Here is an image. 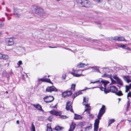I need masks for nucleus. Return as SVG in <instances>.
Returning <instances> with one entry per match:
<instances>
[{"mask_svg":"<svg viewBox=\"0 0 131 131\" xmlns=\"http://www.w3.org/2000/svg\"><path fill=\"white\" fill-rule=\"evenodd\" d=\"M105 106L104 105H102V107L100 109L99 111L97 116V118L96 119L94 123V131H97L99 128V125L100 122L99 120L101 119V117L103 116L105 112Z\"/></svg>","mask_w":131,"mask_h":131,"instance_id":"nucleus-1","label":"nucleus"},{"mask_svg":"<svg viewBox=\"0 0 131 131\" xmlns=\"http://www.w3.org/2000/svg\"><path fill=\"white\" fill-rule=\"evenodd\" d=\"M31 10L33 13L38 14L44 18H46L47 16L43 9L40 7L32 6L31 8Z\"/></svg>","mask_w":131,"mask_h":131,"instance_id":"nucleus-2","label":"nucleus"},{"mask_svg":"<svg viewBox=\"0 0 131 131\" xmlns=\"http://www.w3.org/2000/svg\"><path fill=\"white\" fill-rule=\"evenodd\" d=\"M101 82L102 83L101 85H103L104 88L102 86V88L104 89L105 93L106 94L109 92H111L112 93H115L118 90V89L116 87L114 86H111L108 87L107 88V91L105 90L106 88L105 87L106 85L109 83V82L107 81L101 80Z\"/></svg>","mask_w":131,"mask_h":131,"instance_id":"nucleus-3","label":"nucleus"},{"mask_svg":"<svg viewBox=\"0 0 131 131\" xmlns=\"http://www.w3.org/2000/svg\"><path fill=\"white\" fill-rule=\"evenodd\" d=\"M15 38L13 37L7 38L5 39V43L7 46H11L13 45L14 43Z\"/></svg>","mask_w":131,"mask_h":131,"instance_id":"nucleus-4","label":"nucleus"},{"mask_svg":"<svg viewBox=\"0 0 131 131\" xmlns=\"http://www.w3.org/2000/svg\"><path fill=\"white\" fill-rule=\"evenodd\" d=\"M43 100L46 103H50L52 102L54 100L53 97L51 95L46 96L43 98Z\"/></svg>","mask_w":131,"mask_h":131,"instance_id":"nucleus-5","label":"nucleus"},{"mask_svg":"<svg viewBox=\"0 0 131 131\" xmlns=\"http://www.w3.org/2000/svg\"><path fill=\"white\" fill-rule=\"evenodd\" d=\"M85 111H87L88 112L87 113V114H89V116L92 118H93L94 117V116L92 114H90L89 112V111L90 110V106L88 105V104H86L85 105Z\"/></svg>","mask_w":131,"mask_h":131,"instance_id":"nucleus-6","label":"nucleus"},{"mask_svg":"<svg viewBox=\"0 0 131 131\" xmlns=\"http://www.w3.org/2000/svg\"><path fill=\"white\" fill-rule=\"evenodd\" d=\"M71 102L69 101L67 103L66 106V109L67 111H70L71 112H73L72 106L71 105Z\"/></svg>","mask_w":131,"mask_h":131,"instance_id":"nucleus-7","label":"nucleus"},{"mask_svg":"<svg viewBox=\"0 0 131 131\" xmlns=\"http://www.w3.org/2000/svg\"><path fill=\"white\" fill-rule=\"evenodd\" d=\"M57 90V89L53 86H48L46 89V91H47L50 92L52 91H56Z\"/></svg>","mask_w":131,"mask_h":131,"instance_id":"nucleus-8","label":"nucleus"},{"mask_svg":"<svg viewBox=\"0 0 131 131\" xmlns=\"http://www.w3.org/2000/svg\"><path fill=\"white\" fill-rule=\"evenodd\" d=\"M21 11V10L19 9H15L13 14L16 17H19L20 16L19 13Z\"/></svg>","mask_w":131,"mask_h":131,"instance_id":"nucleus-9","label":"nucleus"},{"mask_svg":"<svg viewBox=\"0 0 131 131\" xmlns=\"http://www.w3.org/2000/svg\"><path fill=\"white\" fill-rule=\"evenodd\" d=\"M79 3L81 4L82 6L84 7H87V5L88 3V1L87 0H81V2Z\"/></svg>","mask_w":131,"mask_h":131,"instance_id":"nucleus-10","label":"nucleus"},{"mask_svg":"<svg viewBox=\"0 0 131 131\" xmlns=\"http://www.w3.org/2000/svg\"><path fill=\"white\" fill-rule=\"evenodd\" d=\"M124 79L127 83L131 82V77L130 76H124L123 77Z\"/></svg>","mask_w":131,"mask_h":131,"instance_id":"nucleus-11","label":"nucleus"},{"mask_svg":"<svg viewBox=\"0 0 131 131\" xmlns=\"http://www.w3.org/2000/svg\"><path fill=\"white\" fill-rule=\"evenodd\" d=\"M50 112L52 114L57 116L59 115H60V113L59 112H57L54 110H52L50 111Z\"/></svg>","mask_w":131,"mask_h":131,"instance_id":"nucleus-12","label":"nucleus"},{"mask_svg":"<svg viewBox=\"0 0 131 131\" xmlns=\"http://www.w3.org/2000/svg\"><path fill=\"white\" fill-rule=\"evenodd\" d=\"M33 105L36 108L38 109L39 110L43 111V110H42L41 106L39 104H37V105L33 104Z\"/></svg>","mask_w":131,"mask_h":131,"instance_id":"nucleus-13","label":"nucleus"},{"mask_svg":"<svg viewBox=\"0 0 131 131\" xmlns=\"http://www.w3.org/2000/svg\"><path fill=\"white\" fill-rule=\"evenodd\" d=\"M75 124L72 123L71 125L70 126V128L69 131H73L74 129L75 128Z\"/></svg>","mask_w":131,"mask_h":131,"instance_id":"nucleus-14","label":"nucleus"},{"mask_svg":"<svg viewBox=\"0 0 131 131\" xmlns=\"http://www.w3.org/2000/svg\"><path fill=\"white\" fill-rule=\"evenodd\" d=\"M83 102L82 103V104L83 105H85L86 104H87L88 103V98H86L84 97L83 98Z\"/></svg>","mask_w":131,"mask_h":131,"instance_id":"nucleus-15","label":"nucleus"},{"mask_svg":"<svg viewBox=\"0 0 131 131\" xmlns=\"http://www.w3.org/2000/svg\"><path fill=\"white\" fill-rule=\"evenodd\" d=\"M80 70H78L76 71V73L75 72H71V74L73 75L74 76L76 77H79L81 75H82V74H78V73H77V71H79Z\"/></svg>","mask_w":131,"mask_h":131,"instance_id":"nucleus-16","label":"nucleus"},{"mask_svg":"<svg viewBox=\"0 0 131 131\" xmlns=\"http://www.w3.org/2000/svg\"><path fill=\"white\" fill-rule=\"evenodd\" d=\"M118 47L122 48L123 49H126L127 46V44L121 45L118 44L117 45Z\"/></svg>","mask_w":131,"mask_h":131,"instance_id":"nucleus-17","label":"nucleus"},{"mask_svg":"<svg viewBox=\"0 0 131 131\" xmlns=\"http://www.w3.org/2000/svg\"><path fill=\"white\" fill-rule=\"evenodd\" d=\"M72 94V92L70 91H66L63 93V95L64 94H66L65 95H71Z\"/></svg>","mask_w":131,"mask_h":131,"instance_id":"nucleus-18","label":"nucleus"},{"mask_svg":"<svg viewBox=\"0 0 131 131\" xmlns=\"http://www.w3.org/2000/svg\"><path fill=\"white\" fill-rule=\"evenodd\" d=\"M2 59L4 60H7L8 58V56L5 54H2Z\"/></svg>","mask_w":131,"mask_h":131,"instance_id":"nucleus-19","label":"nucleus"},{"mask_svg":"<svg viewBox=\"0 0 131 131\" xmlns=\"http://www.w3.org/2000/svg\"><path fill=\"white\" fill-rule=\"evenodd\" d=\"M74 115V119H80L82 118V117L80 115L75 114Z\"/></svg>","mask_w":131,"mask_h":131,"instance_id":"nucleus-20","label":"nucleus"},{"mask_svg":"<svg viewBox=\"0 0 131 131\" xmlns=\"http://www.w3.org/2000/svg\"><path fill=\"white\" fill-rule=\"evenodd\" d=\"M118 37H113L110 38V40L112 41L115 40L116 41H118Z\"/></svg>","mask_w":131,"mask_h":131,"instance_id":"nucleus-21","label":"nucleus"},{"mask_svg":"<svg viewBox=\"0 0 131 131\" xmlns=\"http://www.w3.org/2000/svg\"><path fill=\"white\" fill-rule=\"evenodd\" d=\"M103 76L104 77H109L110 78L111 81H112V82H115V81L113 80L111 78V75H109L108 74H104L103 75Z\"/></svg>","mask_w":131,"mask_h":131,"instance_id":"nucleus-22","label":"nucleus"},{"mask_svg":"<svg viewBox=\"0 0 131 131\" xmlns=\"http://www.w3.org/2000/svg\"><path fill=\"white\" fill-rule=\"evenodd\" d=\"M118 82V84L120 85H123V83L122 81L119 78L117 80H116Z\"/></svg>","mask_w":131,"mask_h":131,"instance_id":"nucleus-23","label":"nucleus"},{"mask_svg":"<svg viewBox=\"0 0 131 131\" xmlns=\"http://www.w3.org/2000/svg\"><path fill=\"white\" fill-rule=\"evenodd\" d=\"M86 65H85L84 63H81L79 64L77 66V68H82L84 67L85 66H86Z\"/></svg>","mask_w":131,"mask_h":131,"instance_id":"nucleus-24","label":"nucleus"},{"mask_svg":"<svg viewBox=\"0 0 131 131\" xmlns=\"http://www.w3.org/2000/svg\"><path fill=\"white\" fill-rule=\"evenodd\" d=\"M118 41H123L125 40L124 38L123 37H118Z\"/></svg>","mask_w":131,"mask_h":131,"instance_id":"nucleus-25","label":"nucleus"},{"mask_svg":"<svg viewBox=\"0 0 131 131\" xmlns=\"http://www.w3.org/2000/svg\"><path fill=\"white\" fill-rule=\"evenodd\" d=\"M63 128V127H60L59 126H57L55 128V129L56 130H60Z\"/></svg>","mask_w":131,"mask_h":131,"instance_id":"nucleus-26","label":"nucleus"},{"mask_svg":"<svg viewBox=\"0 0 131 131\" xmlns=\"http://www.w3.org/2000/svg\"><path fill=\"white\" fill-rule=\"evenodd\" d=\"M90 68L93 69V71L94 72L97 71L98 72H100L99 69L96 67H90Z\"/></svg>","mask_w":131,"mask_h":131,"instance_id":"nucleus-27","label":"nucleus"},{"mask_svg":"<svg viewBox=\"0 0 131 131\" xmlns=\"http://www.w3.org/2000/svg\"><path fill=\"white\" fill-rule=\"evenodd\" d=\"M115 94L117 95L121 96L123 95V94L122 93V91H119L118 92H116L115 93Z\"/></svg>","mask_w":131,"mask_h":131,"instance_id":"nucleus-28","label":"nucleus"},{"mask_svg":"<svg viewBox=\"0 0 131 131\" xmlns=\"http://www.w3.org/2000/svg\"><path fill=\"white\" fill-rule=\"evenodd\" d=\"M125 92H127L131 88L129 86L127 85H125Z\"/></svg>","mask_w":131,"mask_h":131,"instance_id":"nucleus-29","label":"nucleus"},{"mask_svg":"<svg viewBox=\"0 0 131 131\" xmlns=\"http://www.w3.org/2000/svg\"><path fill=\"white\" fill-rule=\"evenodd\" d=\"M30 128L31 131L35 130V127L34 125V123L33 122L31 123V126Z\"/></svg>","mask_w":131,"mask_h":131,"instance_id":"nucleus-30","label":"nucleus"},{"mask_svg":"<svg viewBox=\"0 0 131 131\" xmlns=\"http://www.w3.org/2000/svg\"><path fill=\"white\" fill-rule=\"evenodd\" d=\"M115 121V120L114 119H110L108 122V126H109L110 125L112 124Z\"/></svg>","mask_w":131,"mask_h":131,"instance_id":"nucleus-31","label":"nucleus"},{"mask_svg":"<svg viewBox=\"0 0 131 131\" xmlns=\"http://www.w3.org/2000/svg\"><path fill=\"white\" fill-rule=\"evenodd\" d=\"M47 79L45 78H41L40 79H38V81H39L40 80L42 82L47 81Z\"/></svg>","mask_w":131,"mask_h":131,"instance_id":"nucleus-32","label":"nucleus"},{"mask_svg":"<svg viewBox=\"0 0 131 131\" xmlns=\"http://www.w3.org/2000/svg\"><path fill=\"white\" fill-rule=\"evenodd\" d=\"M75 84H72L71 86V90L74 91L75 90Z\"/></svg>","mask_w":131,"mask_h":131,"instance_id":"nucleus-33","label":"nucleus"},{"mask_svg":"<svg viewBox=\"0 0 131 131\" xmlns=\"http://www.w3.org/2000/svg\"><path fill=\"white\" fill-rule=\"evenodd\" d=\"M4 26V24L2 21L0 20V28Z\"/></svg>","mask_w":131,"mask_h":131,"instance_id":"nucleus-34","label":"nucleus"},{"mask_svg":"<svg viewBox=\"0 0 131 131\" xmlns=\"http://www.w3.org/2000/svg\"><path fill=\"white\" fill-rule=\"evenodd\" d=\"M60 118L62 119H65L68 118V117L66 115H62L60 116Z\"/></svg>","mask_w":131,"mask_h":131,"instance_id":"nucleus-35","label":"nucleus"},{"mask_svg":"<svg viewBox=\"0 0 131 131\" xmlns=\"http://www.w3.org/2000/svg\"><path fill=\"white\" fill-rule=\"evenodd\" d=\"M92 128V126H91L90 125L88 127H87L86 128V129L87 130H89L90 129H91Z\"/></svg>","mask_w":131,"mask_h":131,"instance_id":"nucleus-36","label":"nucleus"},{"mask_svg":"<svg viewBox=\"0 0 131 131\" xmlns=\"http://www.w3.org/2000/svg\"><path fill=\"white\" fill-rule=\"evenodd\" d=\"M100 83V80H97V81H94V82H91L90 83V84H91V83Z\"/></svg>","mask_w":131,"mask_h":131,"instance_id":"nucleus-37","label":"nucleus"},{"mask_svg":"<svg viewBox=\"0 0 131 131\" xmlns=\"http://www.w3.org/2000/svg\"><path fill=\"white\" fill-rule=\"evenodd\" d=\"M47 131H52V130L51 128L48 127L47 130Z\"/></svg>","mask_w":131,"mask_h":131,"instance_id":"nucleus-38","label":"nucleus"},{"mask_svg":"<svg viewBox=\"0 0 131 131\" xmlns=\"http://www.w3.org/2000/svg\"><path fill=\"white\" fill-rule=\"evenodd\" d=\"M113 78L115 79L116 80H117L119 78L117 77L116 75H114L113 77Z\"/></svg>","mask_w":131,"mask_h":131,"instance_id":"nucleus-39","label":"nucleus"},{"mask_svg":"<svg viewBox=\"0 0 131 131\" xmlns=\"http://www.w3.org/2000/svg\"><path fill=\"white\" fill-rule=\"evenodd\" d=\"M18 66H19L22 63V62L21 61H19L18 62Z\"/></svg>","mask_w":131,"mask_h":131,"instance_id":"nucleus-40","label":"nucleus"},{"mask_svg":"<svg viewBox=\"0 0 131 131\" xmlns=\"http://www.w3.org/2000/svg\"><path fill=\"white\" fill-rule=\"evenodd\" d=\"M94 1L98 3H100L101 2V1L100 0H93Z\"/></svg>","mask_w":131,"mask_h":131,"instance_id":"nucleus-41","label":"nucleus"},{"mask_svg":"<svg viewBox=\"0 0 131 131\" xmlns=\"http://www.w3.org/2000/svg\"><path fill=\"white\" fill-rule=\"evenodd\" d=\"M131 97V95H130L129 94H128L127 95V99H129L128 97Z\"/></svg>","mask_w":131,"mask_h":131,"instance_id":"nucleus-42","label":"nucleus"},{"mask_svg":"<svg viewBox=\"0 0 131 131\" xmlns=\"http://www.w3.org/2000/svg\"><path fill=\"white\" fill-rule=\"evenodd\" d=\"M77 93V96L79 95L80 94L82 93L81 92H78L77 93Z\"/></svg>","mask_w":131,"mask_h":131,"instance_id":"nucleus-43","label":"nucleus"},{"mask_svg":"<svg viewBox=\"0 0 131 131\" xmlns=\"http://www.w3.org/2000/svg\"><path fill=\"white\" fill-rule=\"evenodd\" d=\"M73 96L74 97V98L76 96H77V93H74Z\"/></svg>","mask_w":131,"mask_h":131,"instance_id":"nucleus-44","label":"nucleus"},{"mask_svg":"<svg viewBox=\"0 0 131 131\" xmlns=\"http://www.w3.org/2000/svg\"><path fill=\"white\" fill-rule=\"evenodd\" d=\"M6 10L7 12H10L11 11H10V10L9 9L7 8H6Z\"/></svg>","mask_w":131,"mask_h":131,"instance_id":"nucleus-45","label":"nucleus"},{"mask_svg":"<svg viewBox=\"0 0 131 131\" xmlns=\"http://www.w3.org/2000/svg\"><path fill=\"white\" fill-rule=\"evenodd\" d=\"M130 104L129 103H127V109L128 107L130 106Z\"/></svg>","mask_w":131,"mask_h":131,"instance_id":"nucleus-46","label":"nucleus"},{"mask_svg":"<svg viewBox=\"0 0 131 131\" xmlns=\"http://www.w3.org/2000/svg\"><path fill=\"white\" fill-rule=\"evenodd\" d=\"M126 49H127V50H131V49L129 47H127L126 48Z\"/></svg>","mask_w":131,"mask_h":131,"instance_id":"nucleus-47","label":"nucleus"},{"mask_svg":"<svg viewBox=\"0 0 131 131\" xmlns=\"http://www.w3.org/2000/svg\"><path fill=\"white\" fill-rule=\"evenodd\" d=\"M96 24H97V25H99V27H100V26H101V25L100 24V23H96Z\"/></svg>","mask_w":131,"mask_h":131,"instance_id":"nucleus-48","label":"nucleus"},{"mask_svg":"<svg viewBox=\"0 0 131 131\" xmlns=\"http://www.w3.org/2000/svg\"><path fill=\"white\" fill-rule=\"evenodd\" d=\"M66 77V74H64L63 75V77L64 78V79H65V78Z\"/></svg>","mask_w":131,"mask_h":131,"instance_id":"nucleus-49","label":"nucleus"},{"mask_svg":"<svg viewBox=\"0 0 131 131\" xmlns=\"http://www.w3.org/2000/svg\"><path fill=\"white\" fill-rule=\"evenodd\" d=\"M2 54L0 53V59H1V58H2Z\"/></svg>","mask_w":131,"mask_h":131,"instance_id":"nucleus-50","label":"nucleus"},{"mask_svg":"<svg viewBox=\"0 0 131 131\" xmlns=\"http://www.w3.org/2000/svg\"><path fill=\"white\" fill-rule=\"evenodd\" d=\"M49 47L50 48H56L57 47H51L50 46Z\"/></svg>","mask_w":131,"mask_h":131,"instance_id":"nucleus-51","label":"nucleus"},{"mask_svg":"<svg viewBox=\"0 0 131 131\" xmlns=\"http://www.w3.org/2000/svg\"><path fill=\"white\" fill-rule=\"evenodd\" d=\"M17 123V124H19V121L18 120H17L16 121Z\"/></svg>","mask_w":131,"mask_h":131,"instance_id":"nucleus-52","label":"nucleus"},{"mask_svg":"<svg viewBox=\"0 0 131 131\" xmlns=\"http://www.w3.org/2000/svg\"><path fill=\"white\" fill-rule=\"evenodd\" d=\"M128 94H129L131 95V93L130 91H129V93H128Z\"/></svg>","mask_w":131,"mask_h":131,"instance_id":"nucleus-53","label":"nucleus"},{"mask_svg":"<svg viewBox=\"0 0 131 131\" xmlns=\"http://www.w3.org/2000/svg\"><path fill=\"white\" fill-rule=\"evenodd\" d=\"M129 102H130V101L129 100L128 101L127 103H129Z\"/></svg>","mask_w":131,"mask_h":131,"instance_id":"nucleus-54","label":"nucleus"},{"mask_svg":"<svg viewBox=\"0 0 131 131\" xmlns=\"http://www.w3.org/2000/svg\"><path fill=\"white\" fill-rule=\"evenodd\" d=\"M128 121H129V122L130 123V122H131V121L130 120H128Z\"/></svg>","mask_w":131,"mask_h":131,"instance_id":"nucleus-55","label":"nucleus"},{"mask_svg":"<svg viewBox=\"0 0 131 131\" xmlns=\"http://www.w3.org/2000/svg\"><path fill=\"white\" fill-rule=\"evenodd\" d=\"M6 93H8V92L7 91H6Z\"/></svg>","mask_w":131,"mask_h":131,"instance_id":"nucleus-56","label":"nucleus"},{"mask_svg":"<svg viewBox=\"0 0 131 131\" xmlns=\"http://www.w3.org/2000/svg\"><path fill=\"white\" fill-rule=\"evenodd\" d=\"M56 1H59V0H56Z\"/></svg>","mask_w":131,"mask_h":131,"instance_id":"nucleus-57","label":"nucleus"},{"mask_svg":"<svg viewBox=\"0 0 131 131\" xmlns=\"http://www.w3.org/2000/svg\"><path fill=\"white\" fill-rule=\"evenodd\" d=\"M99 131H100V129H99Z\"/></svg>","mask_w":131,"mask_h":131,"instance_id":"nucleus-58","label":"nucleus"},{"mask_svg":"<svg viewBox=\"0 0 131 131\" xmlns=\"http://www.w3.org/2000/svg\"><path fill=\"white\" fill-rule=\"evenodd\" d=\"M119 100V101H120V100L121 99H118Z\"/></svg>","mask_w":131,"mask_h":131,"instance_id":"nucleus-59","label":"nucleus"},{"mask_svg":"<svg viewBox=\"0 0 131 131\" xmlns=\"http://www.w3.org/2000/svg\"><path fill=\"white\" fill-rule=\"evenodd\" d=\"M5 15H6V16H7V14L6 13H5Z\"/></svg>","mask_w":131,"mask_h":131,"instance_id":"nucleus-60","label":"nucleus"},{"mask_svg":"<svg viewBox=\"0 0 131 131\" xmlns=\"http://www.w3.org/2000/svg\"><path fill=\"white\" fill-rule=\"evenodd\" d=\"M1 65H0V68H1Z\"/></svg>","mask_w":131,"mask_h":131,"instance_id":"nucleus-61","label":"nucleus"},{"mask_svg":"<svg viewBox=\"0 0 131 131\" xmlns=\"http://www.w3.org/2000/svg\"><path fill=\"white\" fill-rule=\"evenodd\" d=\"M48 80H49V81H50V79H48Z\"/></svg>","mask_w":131,"mask_h":131,"instance_id":"nucleus-62","label":"nucleus"},{"mask_svg":"<svg viewBox=\"0 0 131 131\" xmlns=\"http://www.w3.org/2000/svg\"><path fill=\"white\" fill-rule=\"evenodd\" d=\"M95 88V87H94V88H92L93 89V88Z\"/></svg>","mask_w":131,"mask_h":131,"instance_id":"nucleus-63","label":"nucleus"},{"mask_svg":"<svg viewBox=\"0 0 131 131\" xmlns=\"http://www.w3.org/2000/svg\"><path fill=\"white\" fill-rule=\"evenodd\" d=\"M49 76H48V77H49Z\"/></svg>","mask_w":131,"mask_h":131,"instance_id":"nucleus-64","label":"nucleus"}]
</instances>
